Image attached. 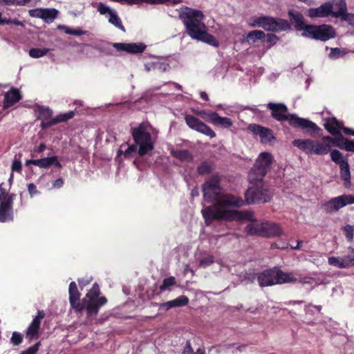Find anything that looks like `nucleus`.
Wrapping results in <instances>:
<instances>
[{
  "instance_id": "f257e3e1",
  "label": "nucleus",
  "mask_w": 354,
  "mask_h": 354,
  "mask_svg": "<svg viewBox=\"0 0 354 354\" xmlns=\"http://www.w3.org/2000/svg\"><path fill=\"white\" fill-rule=\"evenodd\" d=\"M245 205V201L241 197L221 193L213 205L201 210V214L205 225L209 226L214 221H232L236 220L237 215L240 214L238 210L223 209L221 207H241Z\"/></svg>"
},
{
  "instance_id": "f03ea898",
  "label": "nucleus",
  "mask_w": 354,
  "mask_h": 354,
  "mask_svg": "<svg viewBox=\"0 0 354 354\" xmlns=\"http://www.w3.org/2000/svg\"><path fill=\"white\" fill-rule=\"evenodd\" d=\"M68 293L71 308L77 313H82L85 310L88 317L97 315L100 308L106 304L108 301L105 296L100 297L101 291L97 282L93 284L91 289L88 290L82 301L80 300L81 293L75 281L70 283Z\"/></svg>"
},
{
  "instance_id": "7ed1b4c3",
  "label": "nucleus",
  "mask_w": 354,
  "mask_h": 354,
  "mask_svg": "<svg viewBox=\"0 0 354 354\" xmlns=\"http://www.w3.org/2000/svg\"><path fill=\"white\" fill-rule=\"evenodd\" d=\"M268 109L271 116L279 122L288 121L292 128L301 129L310 135L318 133L322 129L313 122L299 118L295 114L288 113V107L283 103H268Z\"/></svg>"
},
{
  "instance_id": "20e7f679",
  "label": "nucleus",
  "mask_w": 354,
  "mask_h": 354,
  "mask_svg": "<svg viewBox=\"0 0 354 354\" xmlns=\"http://www.w3.org/2000/svg\"><path fill=\"white\" fill-rule=\"evenodd\" d=\"M257 281L260 287L295 283L298 281V274L295 272H286L281 270L279 267L274 266L258 273Z\"/></svg>"
},
{
  "instance_id": "39448f33",
  "label": "nucleus",
  "mask_w": 354,
  "mask_h": 354,
  "mask_svg": "<svg viewBox=\"0 0 354 354\" xmlns=\"http://www.w3.org/2000/svg\"><path fill=\"white\" fill-rule=\"evenodd\" d=\"M182 20L187 33L190 37L197 39L206 29L203 23V13L196 9L185 7V11L180 12L179 15Z\"/></svg>"
},
{
  "instance_id": "423d86ee",
  "label": "nucleus",
  "mask_w": 354,
  "mask_h": 354,
  "mask_svg": "<svg viewBox=\"0 0 354 354\" xmlns=\"http://www.w3.org/2000/svg\"><path fill=\"white\" fill-rule=\"evenodd\" d=\"M272 162L273 157L271 153L268 152L261 153L249 172L248 179L250 183L261 182L270 171Z\"/></svg>"
},
{
  "instance_id": "0eeeda50",
  "label": "nucleus",
  "mask_w": 354,
  "mask_h": 354,
  "mask_svg": "<svg viewBox=\"0 0 354 354\" xmlns=\"http://www.w3.org/2000/svg\"><path fill=\"white\" fill-rule=\"evenodd\" d=\"M131 135L135 143L139 146L138 154L142 157L154 149L150 133L146 131L142 124L131 129Z\"/></svg>"
},
{
  "instance_id": "6e6552de",
  "label": "nucleus",
  "mask_w": 354,
  "mask_h": 354,
  "mask_svg": "<svg viewBox=\"0 0 354 354\" xmlns=\"http://www.w3.org/2000/svg\"><path fill=\"white\" fill-rule=\"evenodd\" d=\"M245 232L248 235L270 238L280 236L282 234V229L278 224L266 221L261 223H250L245 227Z\"/></svg>"
},
{
  "instance_id": "1a4fd4ad",
  "label": "nucleus",
  "mask_w": 354,
  "mask_h": 354,
  "mask_svg": "<svg viewBox=\"0 0 354 354\" xmlns=\"http://www.w3.org/2000/svg\"><path fill=\"white\" fill-rule=\"evenodd\" d=\"M292 145L306 154L326 155L330 151L329 144L311 139H295Z\"/></svg>"
},
{
  "instance_id": "9d476101",
  "label": "nucleus",
  "mask_w": 354,
  "mask_h": 354,
  "mask_svg": "<svg viewBox=\"0 0 354 354\" xmlns=\"http://www.w3.org/2000/svg\"><path fill=\"white\" fill-rule=\"evenodd\" d=\"M253 26L261 27L266 31L271 32H280L290 28V24L287 20L266 16L255 18Z\"/></svg>"
},
{
  "instance_id": "9b49d317",
  "label": "nucleus",
  "mask_w": 354,
  "mask_h": 354,
  "mask_svg": "<svg viewBox=\"0 0 354 354\" xmlns=\"http://www.w3.org/2000/svg\"><path fill=\"white\" fill-rule=\"evenodd\" d=\"M221 176L214 174L207 179L202 185V192L204 200L207 203H213L222 193Z\"/></svg>"
},
{
  "instance_id": "f8f14e48",
  "label": "nucleus",
  "mask_w": 354,
  "mask_h": 354,
  "mask_svg": "<svg viewBox=\"0 0 354 354\" xmlns=\"http://www.w3.org/2000/svg\"><path fill=\"white\" fill-rule=\"evenodd\" d=\"M271 199V192L263 185L250 187L245 192V205L266 203Z\"/></svg>"
},
{
  "instance_id": "ddd939ff",
  "label": "nucleus",
  "mask_w": 354,
  "mask_h": 354,
  "mask_svg": "<svg viewBox=\"0 0 354 354\" xmlns=\"http://www.w3.org/2000/svg\"><path fill=\"white\" fill-rule=\"evenodd\" d=\"M303 35L314 39L326 41L334 38L335 37V32L334 28L330 25H307L306 26V33H303Z\"/></svg>"
},
{
  "instance_id": "4468645a",
  "label": "nucleus",
  "mask_w": 354,
  "mask_h": 354,
  "mask_svg": "<svg viewBox=\"0 0 354 354\" xmlns=\"http://www.w3.org/2000/svg\"><path fill=\"white\" fill-rule=\"evenodd\" d=\"M344 157L343 153L337 149L330 151V158L333 162L339 166V174L341 178L344 181L345 186L351 185V171L347 157Z\"/></svg>"
},
{
  "instance_id": "2eb2a0df",
  "label": "nucleus",
  "mask_w": 354,
  "mask_h": 354,
  "mask_svg": "<svg viewBox=\"0 0 354 354\" xmlns=\"http://www.w3.org/2000/svg\"><path fill=\"white\" fill-rule=\"evenodd\" d=\"M350 204H354V195L343 194L326 202L323 205V207L326 213L331 214Z\"/></svg>"
},
{
  "instance_id": "dca6fc26",
  "label": "nucleus",
  "mask_w": 354,
  "mask_h": 354,
  "mask_svg": "<svg viewBox=\"0 0 354 354\" xmlns=\"http://www.w3.org/2000/svg\"><path fill=\"white\" fill-rule=\"evenodd\" d=\"M185 120L190 129L209 136L210 138L216 136L215 132L198 118L192 115H186Z\"/></svg>"
},
{
  "instance_id": "f3484780",
  "label": "nucleus",
  "mask_w": 354,
  "mask_h": 354,
  "mask_svg": "<svg viewBox=\"0 0 354 354\" xmlns=\"http://www.w3.org/2000/svg\"><path fill=\"white\" fill-rule=\"evenodd\" d=\"M201 115L203 119H208L209 121L215 126H219L222 128H230L233 123L230 118L220 116L216 112L210 111H203Z\"/></svg>"
},
{
  "instance_id": "a211bd4d",
  "label": "nucleus",
  "mask_w": 354,
  "mask_h": 354,
  "mask_svg": "<svg viewBox=\"0 0 354 354\" xmlns=\"http://www.w3.org/2000/svg\"><path fill=\"white\" fill-rule=\"evenodd\" d=\"M45 313L42 310H38L37 316L32 319L27 329L25 330L26 337L30 340L35 339L39 337V331L41 320L45 317Z\"/></svg>"
},
{
  "instance_id": "6ab92c4d",
  "label": "nucleus",
  "mask_w": 354,
  "mask_h": 354,
  "mask_svg": "<svg viewBox=\"0 0 354 354\" xmlns=\"http://www.w3.org/2000/svg\"><path fill=\"white\" fill-rule=\"evenodd\" d=\"M248 129L254 135H259L263 143L270 142L274 139L272 131L267 127L256 124H250Z\"/></svg>"
},
{
  "instance_id": "aec40b11",
  "label": "nucleus",
  "mask_w": 354,
  "mask_h": 354,
  "mask_svg": "<svg viewBox=\"0 0 354 354\" xmlns=\"http://www.w3.org/2000/svg\"><path fill=\"white\" fill-rule=\"evenodd\" d=\"M14 199L0 201V222L13 221L12 205Z\"/></svg>"
},
{
  "instance_id": "412c9836",
  "label": "nucleus",
  "mask_w": 354,
  "mask_h": 354,
  "mask_svg": "<svg viewBox=\"0 0 354 354\" xmlns=\"http://www.w3.org/2000/svg\"><path fill=\"white\" fill-rule=\"evenodd\" d=\"M333 5L331 2H326L318 8H312L308 10V16L310 18L327 17L331 16Z\"/></svg>"
},
{
  "instance_id": "4be33fe9",
  "label": "nucleus",
  "mask_w": 354,
  "mask_h": 354,
  "mask_svg": "<svg viewBox=\"0 0 354 354\" xmlns=\"http://www.w3.org/2000/svg\"><path fill=\"white\" fill-rule=\"evenodd\" d=\"M21 95L17 88H12L4 95L3 106L9 108L21 100Z\"/></svg>"
},
{
  "instance_id": "5701e85b",
  "label": "nucleus",
  "mask_w": 354,
  "mask_h": 354,
  "mask_svg": "<svg viewBox=\"0 0 354 354\" xmlns=\"http://www.w3.org/2000/svg\"><path fill=\"white\" fill-rule=\"evenodd\" d=\"M288 16L296 30H303L304 31V33H306V26L308 24H304L303 15L299 12L290 10L288 11Z\"/></svg>"
},
{
  "instance_id": "b1692460",
  "label": "nucleus",
  "mask_w": 354,
  "mask_h": 354,
  "mask_svg": "<svg viewBox=\"0 0 354 354\" xmlns=\"http://www.w3.org/2000/svg\"><path fill=\"white\" fill-rule=\"evenodd\" d=\"M328 263L330 266L338 268H346L351 266V260L348 255L344 257H330L328 259Z\"/></svg>"
},
{
  "instance_id": "393cba45",
  "label": "nucleus",
  "mask_w": 354,
  "mask_h": 354,
  "mask_svg": "<svg viewBox=\"0 0 354 354\" xmlns=\"http://www.w3.org/2000/svg\"><path fill=\"white\" fill-rule=\"evenodd\" d=\"M331 16L335 18H339L347 11L346 3L345 0H333Z\"/></svg>"
},
{
  "instance_id": "a878e982",
  "label": "nucleus",
  "mask_w": 354,
  "mask_h": 354,
  "mask_svg": "<svg viewBox=\"0 0 354 354\" xmlns=\"http://www.w3.org/2000/svg\"><path fill=\"white\" fill-rule=\"evenodd\" d=\"M343 127L344 126L335 118L328 120L324 124V128L333 136L340 134L339 130H342Z\"/></svg>"
},
{
  "instance_id": "bb28decb",
  "label": "nucleus",
  "mask_w": 354,
  "mask_h": 354,
  "mask_svg": "<svg viewBox=\"0 0 354 354\" xmlns=\"http://www.w3.org/2000/svg\"><path fill=\"white\" fill-rule=\"evenodd\" d=\"M40 12L41 19L46 22H52L58 15V10L55 8H42Z\"/></svg>"
},
{
  "instance_id": "cd10ccee",
  "label": "nucleus",
  "mask_w": 354,
  "mask_h": 354,
  "mask_svg": "<svg viewBox=\"0 0 354 354\" xmlns=\"http://www.w3.org/2000/svg\"><path fill=\"white\" fill-rule=\"evenodd\" d=\"M197 40L202 41L214 47L218 46L219 44L216 39L212 35L208 33L206 29L197 39Z\"/></svg>"
},
{
  "instance_id": "c85d7f7f",
  "label": "nucleus",
  "mask_w": 354,
  "mask_h": 354,
  "mask_svg": "<svg viewBox=\"0 0 354 354\" xmlns=\"http://www.w3.org/2000/svg\"><path fill=\"white\" fill-rule=\"evenodd\" d=\"M146 45L143 43L128 44L127 53L131 54H138L144 52L146 49Z\"/></svg>"
},
{
  "instance_id": "c756f323",
  "label": "nucleus",
  "mask_w": 354,
  "mask_h": 354,
  "mask_svg": "<svg viewBox=\"0 0 354 354\" xmlns=\"http://www.w3.org/2000/svg\"><path fill=\"white\" fill-rule=\"evenodd\" d=\"M58 28L59 29L64 30L66 34L71 35L81 36L87 34V31L83 30L80 28L73 29L64 25H60Z\"/></svg>"
},
{
  "instance_id": "7c9ffc66",
  "label": "nucleus",
  "mask_w": 354,
  "mask_h": 354,
  "mask_svg": "<svg viewBox=\"0 0 354 354\" xmlns=\"http://www.w3.org/2000/svg\"><path fill=\"white\" fill-rule=\"evenodd\" d=\"M173 156L181 161H189L192 156L187 150H176L172 153Z\"/></svg>"
},
{
  "instance_id": "2f4dec72",
  "label": "nucleus",
  "mask_w": 354,
  "mask_h": 354,
  "mask_svg": "<svg viewBox=\"0 0 354 354\" xmlns=\"http://www.w3.org/2000/svg\"><path fill=\"white\" fill-rule=\"evenodd\" d=\"M109 16L110 17L109 19V22L114 25L115 27L122 30L123 32H125V28L122 25V21L120 18L117 15V14L114 11H113L109 15Z\"/></svg>"
},
{
  "instance_id": "473e14b6",
  "label": "nucleus",
  "mask_w": 354,
  "mask_h": 354,
  "mask_svg": "<svg viewBox=\"0 0 354 354\" xmlns=\"http://www.w3.org/2000/svg\"><path fill=\"white\" fill-rule=\"evenodd\" d=\"M38 118L42 120H47L53 115V111L49 107L39 106L38 108Z\"/></svg>"
},
{
  "instance_id": "72a5a7b5",
  "label": "nucleus",
  "mask_w": 354,
  "mask_h": 354,
  "mask_svg": "<svg viewBox=\"0 0 354 354\" xmlns=\"http://www.w3.org/2000/svg\"><path fill=\"white\" fill-rule=\"evenodd\" d=\"M266 37V34L262 30H252L247 35V39L248 41H252L254 43L259 39H262Z\"/></svg>"
},
{
  "instance_id": "f704fd0d",
  "label": "nucleus",
  "mask_w": 354,
  "mask_h": 354,
  "mask_svg": "<svg viewBox=\"0 0 354 354\" xmlns=\"http://www.w3.org/2000/svg\"><path fill=\"white\" fill-rule=\"evenodd\" d=\"M75 116V111H71L67 113H60L57 115L55 118H54L55 124H58L60 122H65L72 119Z\"/></svg>"
},
{
  "instance_id": "c9c22d12",
  "label": "nucleus",
  "mask_w": 354,
  "mask_h": 354,
  "mask_svg": "<svg viewBox=\"0 0 354 354\" xmlns=\"http://www.w3.org/2000/svg\"><path fill=\"white\" fill-rule=\"evenodd\" d=\"M54 156L37 159V166L41 169H48L53 166Z\"/></svg>"
},
{
  "instance_id": "e433bc0d",
  "label": "nucleus",
  "mask_w": 354,
  "mask_h": 354,
  "mask_svg": "<svg viewBox=\"0 0 354 354\" xmlns=\"http://www.w3.org/2000/svg\"><path fill=\"white\" fill-rule=\"evenodd\" d=\"M48 51V48H32L29 50V55L32 58H39L46 55Z\"/></svg>"
},
{
  "instance_id": "4c0bfd02",
  "label": "nucleus",
  "mask_w": 354,
  "mask_h": 354,
  "mask_svg": "<svg viewBox=\"0 0 354 354\" xmlns=\"http://www.w3.org/2000/svg\"><path fill=\"white\" fill-rule=\"evenodd\" d=\"M171 301L173 308L182 307L189 304V298L185 295H180Z\"/></svg>"
},
{
  "instance_id": "58836bf2",
  "label": "nucleus",
  "mask_w": 354,
  "mask_h": 354,
  "mask_svg": "<svg viewBox=\"0 0 354 354\" xmlns=\"http://www.w3.org/2000/svg\"><path fill=\"white\" fill-rule=\"evenodd\" d=\"M176 284V280L174 277H169L163 279L162 285L160 286V292H164L166 290L169 289L172 286Z\"/></svg>"
},
{
  "instance_id": "ea45409f",
  "label": "nucleus",
  "mask_w": 354,
  "mask_h": 354,
  "mask_svg": "<svg viewBox=\"0 0 354 354\" xmlns=\"http://www.w3.org/2000/svg\"><path fill=\"white\" fill-rule=\"evenodd\" d=\"M212 171V167L207 162H203L198 167L197 172L199 175L204 176L210 174Z\"/></svg>"
},
{
  "instance_id": "a19ab883",
  "label": "nucleus",
  "mask_w": 354,
  "mask_h": 354,
  "mask_svg": "<svg viewBox=\"0 0 354 354\" xmlns=\"http://www.w3.org/2000/svg\"><path fill=\"white\" fill-rule=\"evenodd\" d=\"M183 354H205V350L203 348H198L196 352H194L192 347L190 341L187 340L184 347Z\"/></svg>"
},
{
  "instance_id": "79ce46f5",
  "label": "nucleus",
  "mask_w": 354,
  "mask_h": 354,
  "mask_svg": "<svg viewBox=\"0 0 354 354\" xmlns=\"http://www.w3.org/2000/svg\"><path fill=\"white\" fill-rule=\"evenodd\" d=\"M138 146L136 145H132L128 147V148L123 153L124 157L125 158H129L136 156L138 153Z\"/></svg>"
},
{
  "instance_id": "37998d69",
  "label": "nucleus",
  "mask_w": 354,
  "mask_h": 354,
  "mask_svg": "<svg viewBox=\"0 0 354 354\" xmlns=\"http://www.w3.org/2000/svg\"><path fill=\"white\" fill-rule=\"evenodd\" d=\"M336 136L337 137L334 138V140H336L337 141H333V146L337 147L341 149H344L346 142H347V138L344 137L341 133Z\"/></svg>"
},
{
  "instance_id": "c03bdc74",
  "label": "nucleus",
  "mask_w": 354,
  "mask_h": 354,
  "mask_svg": "<svg viewBox=\"0 0 354 354\" xmlns=\"http://www.w3.org/2000/svg\"><path fill=\"white\" fill-rule=\"evenodd\" d=\"M23 342V336L22 335L17 331H15L12 333L11 338H10V342L14 346H19Z\"/></svg>"
},
{
  "instance_id": "a18cd8bd",
  "label": "nucleus",
  "mask_w": 354,
  "mask_h": 354,
  "mask_svg": "<svg viewBox=\"0 0 354 354\" xmlns=\"http://www.w3.org/2000/svg\"><path fill=\"white\" fill-rule=\"evenodd\" d=\"M343 232L347 241H352L353 239V227L351 225H346L345 227H344Z\"/></svg>"
},
{
  "instance_id": "49530a36",
  "label": "nucleus",
  "mask_w": 354,
  "mask_h": 354,
  "mask_svg": "<svg viewBox=\"0 0 354 354\" xmlns=\"http://www.w3.org/2000/svg\"><path fill=\"white\" fill-rule=\"evenodd\" d=\"M240 214L237 215L236 219H246L250 221H254V213L250 211H244V212H239Z\"/></svg>"
},
{
  "instance_id": "de8ad7c7",
  "label": "nucleus",
  "mask_w": 354,
  "mask_h": 354,
  "mask_svg": "<svg viewBox=\"0 0 354 354\" xmlns=\"http://www.w3.org/2000/svg\"><path fill=\"white\" fill-rule=\"evenodd\" d=\"M3 183L0 184V201L6 200L7 198L14 199L15 194L7 193L6 189L3 188Z\"/></svg>"
},
{
  "instance_id": "09e8293b",
  "label": "nucleus",
  "mask_w": 354,
  "mask_h": 354,
  "mask_svg": "<svg viewBox=\"0 0 354 354\" xmlns=\"http://www.w3.org/2000/svg\"><path fill=\"white\" fill-rule=\"evenodd\" d=\"M31 0H4V5L7 6H24L30 3Z\"/></svg>"
},
{
  "instance_id": "8fccbe9b",
  "label": "nucleus",
  "mask_w": 354,
  "mask_h": 354,
  "mask_svg": "<svg viewBox=\"0 0 354 354\" xmlns=\"http://www.w3.org/2000/svg\"><path fill=\"white\" fill-rule=\"evenodd\" d=\"M214 262L213 256H208L200 260L199 266L201 268H207Z\"/></svg>"
},
{
  "instance_id": "3c124183",
  "label": "nucleus",
  "mask_w": 354,
  "mask_h": 354,
  "mask_svg": "<svg viewBox=\"0 0 354 354\" xmlns=\"http://www.w3.org/2000/svg\"><path fill=\"white\" fill-rule=\"evenodd\" d=\"M46 149V145L44 143H40L39 145L36 146L33 148L31 151V157L35 158L37 156V153H41L44 151Z\"/></svg>"
},
{
  "instance_id": "603ef678",
  "label": "nucleus",
  "mask_w": 354,
  "mask_h": 354,
  "mask_svg": "<svg viewBox=\"0 0 354 354\" xmlns=\"http://www.w3.org/2000/svg\"><path fill=\"white\" fill-rule=\"evenodd\" d=\"M40 345V342H38L32 346L29 347L27 350L22 351L20 354H36Z\"/></svg>"
},
{
  "instance_id": "864d4df0",
  "label": "nucleus",
  "mask_w": 354,
  "mask_h": 354,
  "mask_svg": "<svg viewBox=\"0 0 354 354\" xmlns=\"http://www.w3.org/2000/svg\"><path fill=\"white\" fill-rule=\"evenodd\" d=\"M279 39V37L274 34L268 33L266 35V42L270 44V47L275 44Z\"/></svg>"
},
{
  "instance_id": "5fc2aeb1",
  "label": "nucleus",
  "mask_w": 354,
  "mask_h": 354,
  "mask_svg": "<svg viewBox=\"0 0 354 354\" xmlns=\"http://www.w3.org/2000/svg\"><path fill=\"white\" fill-rule=\"evenodd\" d=\"M342 21L348 22L351 25H354V14L348 13L347 11L340 17Z\"/></svg>"
},
{
  "instance_id": "6e6d98bb",
  "label": "nucleus",
  "mask_w": 354,
  "mask_h": 354,
  "mask_svg": "<svg viewBox=\"0 0 354 354\" xmlns=\"http://www.w3.org/2000/svg\"><path fill=\"white\" fill-rule=\"evenodd\" d=\"M97 11L101 15H105L106 13H109V15H110L113 12V10H111L109 7L106 6L103 3H99V6L97 7Z\"/></svg>"
},
{
  "instance_id": "4d7b16f0",
  "label": "nucleus",
  "mask_w": 354,
  "mask_h": 354,
  "mask_svg": "<svg viewBox=\"0 0 354 354\" xmlns=\"http://www.w3.org/2000/svg\"><path fill=\"white\" fill-rule=\"evenodd\" d=\"M343 55L344 53L338 48H332L330 53H329V57L333 59H337Z\"/></svg>"
},
{
  "instance_id": "13d9d810",
  "label": "nucleus",
  "mask_w": 354,
  "mask_h": 354,
  "mask_svg": "<svg viewBox=\"0 0 354 354\" xmlns=\"http://www.w3.org/2000/svg\"><path fill=\"white\" fill-rule=\"evenodd\" d=\"M12 170L20 173L22 170V165L19 159H15L12 164Z\"/></svg>"
},
{
  "instance_id": "bf43d9fd",
  "label": "nucleus",
  "mask_w": 354,
  "mask_h": 354,
  "mask_svg": "<svg viewBox=\"0 0 354 354\" xmlns=\"http://www.w3.org/2000/svg\"><path fill=\"white\" fill-rule=\"evenodd\" d=\"M112 46L118 51H125L127 53L128 44L113 43Z\"/></svg>"
},
{
  "instance_id": "052dcab7",
  "label": "nucleus",
  "mask_w": 354,
  "mask_h": 354,
  "mask_svg": "<svg viewBox=\"0 0 354 354\" xmlns=\"http://www.w3.org/2000/svg\"><path fill=\"white\" fill-rule=\"evenodd\" d=\"M28 191L31 197L39 194V192L37 190V187L34 183H29L28 185Z\"/></svg>"
},
{
  "instance_id": "680f3d73",
  "label": "nucleus",
  "mask_w": 354,
  "mask_h": 354,
  "mask_svg": "<svg viewBox=\"0 0 354 354\" xmlns=\"http://www.w3.org/2000/svg\"><path fill=\"white\" fill-rule=\"evenodd\" d=\"M55 124H55V120H54V118H53L50 120L42 121L40 126L42 129H48V128H49L53 125H55Z\"/></svg>"
},
{
  "instance_id": "e2e57ef3",
  "label": "nucleus",
  "mask_w": 354,
  "mask_h": 354,
  "mask_svg": "<svg viewBox=\"0 0 354 354\" xmlns=\"http://www.w3.org/2000/svg\"><path fill=\"white\" fill-rule=\"evenodd\" d=\"M4 24H15V25H17V26H24V23L19 20H18L17 19H6L4 18Z\"/></svg>"
},
{
  "instance_id": "0e129e2a",
  "label": "nucleus",
  "mask_w": 354,
  "mask_h": 354,
  "mask_svg": "<svg viewBox=\"0 0 354 354\" xmlns=\"http://www.w3.org/2000/svg\"><path fill=\"white\" fill-rule=\"evenodd\" d=\"M344 149L347 151L354 152V140H350L347 138Z\"/></svg>"
},
{
  "instance_id": "69168bd1",
  "label": "nucleus",
  "mask_w": 354,
  "mask_h": 354,
  "mask_svg": "<svg viewBox=\"0 0 354 354\" xmlns=\"http://www.w3.org/2000/svg\"><path fill=\"white\" fill-rule=\"evenodd\" d=\"M91 281H92V278H90L89 279H84V278L77 279V281H78V283H79V286H80L81 290H83L84 287L88 285L91 282Z\"/></svg>"
},
{
  "instance_id": "338daca9",
  "label": "nucleus",
  "mask_w": 354,
  "mask_h": 354,
  "mask_svg": "<svg viewBox=\"0 0 354 354\" xmlns=\"http://www.w3.org/2000/svg\"><path fill=\"white\" fill-rule=\"evenodd\" d=\"M41 10H42V8L30 10L29 11V14L31 17H38V18L41 19V12H40Z\"/></svg>"
},
{
  "instance_id": "774afa93",
  "label": "nucleus",
  "mask_w": 354,
  "mask_h": 354,
  "mask_svg": "<svg viewBox=\"0 0 354 354\" xmlns=\"http://www.w3.org/2000/svg\"><path fill=\"white\" fill-rule=\"evenodd\" d=\"M172 304L171 301H169L167 302H164L160 304V309L164 310H168L171 308H172Z\"/></svg>"
}]
</instances>
